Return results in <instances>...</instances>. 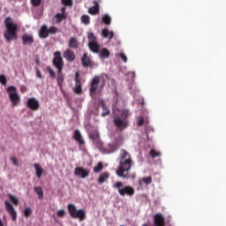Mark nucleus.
<instances>
[{"label":"nucleus","instance_id":"obj_1","mask_svg":"<svg viewBox=\"0 0 226 226\" xmlns=\"http://www.w3.org/2000/svg\"><path fill=\"white\" fill-rule=\"evenodd\" d=\"M117 162L119 164L116 170L117 176L123 179H129L130 171L132 170V167H133V159L132 158V154L125 149H121Z\"/></svg>","mask_w":226,"mask_h":226},{"label":"nucleus","instance_id":"obj_2","mask_svg":"<svg viewBox=\"0 0 226 226\" xmlns=\"http://www.w3.org/2000/svg\"><path fill=\"white\" fill-rule=\"evenodd\" d=\"M4 24L6 27V31L4 34L7 41L17 40V32L19 31L17 23L13 22L11 17L5 18Z\"/></svg>","mask_w":226,"mask_h":226},{"label":"nucleus","instance_id":"obj_3","mask_svg":"<svg viewBox=\"0 0 226 226\" xmlns=\"http://www.w3.org/2000/svg\"><path fill=\"white\" fill-rule=\"evenodd\" d=\"M67 209L70 216L73 218L74 220H77V218L80 222H84L86 220V210L85 209H77V206L73 203H70L67 205Z\"/></svg>","mask_w":226,"mask_h":226},{"label":"nucleus","instance_id":"obj_4","mask_svg":"<svg viewBox=\"0 0 226 226\" xmlns=\"http://www.w3.org/2000/svg\"><path fill=\"white\" fill-rule=\"evenodd\" d=\"M6 93L9 95V100L11 103V107H19L20 105V94L17 92L15 86H10L6 88Z\"/></svg>","mask_w":226,"mask_h":226},{"label":"nucleus","instance_id":"obj_5","mask_svg":"<svg viewBox=\"0 0 226 226\" xmlns=\"http://www.w3.org/2000/svg\"><path fill=\"white\" fill-rule=\"evenodd\" d=\"M113 188H117L121 197H124V195H127V197H133L135 195V189L130 185L124 186L123 182L115 183Z\"/></svg>","mask_w":226,"mask_h":226},{"label":"nucleus","instance_id":"obj_6","mask_svg":"<svg viewBox=\"0 0 226 226\" xmlns=\"http://www.w3.org/2000/svg\"><path fill=\"white\" fill-rule=\"evenodd\" d=\"M100 82H102V76L95 75L92 79L89 88L90 94H96L98 89H103L105 87V82H102L101 85Z\"/></svg>","mask_w":226,"mask_h":226},{"label":"nucleus","instance_id":"obj_7","mask_svg":"<svg viewBox=\"0 0 226 226\" xmlns=\"http://www.w3.org/2000/svg\"><path fill=\"white\" fill-rule=\"evenodd\" d=\"M87 39H88L89 49L94 54H98V52H100V44H98V41H96V36H94V34L88 33Z\"/></svg>","mask_w":226,"mask_h":226},{"label":"nucleus","instance_id":"obj_8","mask_svg":"<svg viewBox=\"0 0 226 226\" xmlns=\"http://www.w3.org/2000/svg\"><path fill=\"white\" fill-rule=\"evenodd\" d=\"M113 124L116 126L117 130L123 132L125 128H128V119H122L121 117H115L113 120Z\"/></svg>","mask_w":226,"mask_h":226},{"label":"nucleus","instance_id":"obj_9","mask_svg":"<svg viewBox=\"0 0 226 226\" xmlns=\"http://www.w3.org/2000/svg\"><path fill=\"white\" fill-rule=\"evenodd\" d=\"M53 65L56 70H63V68H64V62L63 61L61 51H56L54 53Z\"/></svg>","mask_w":226,"mask_h":226},{"label":"nucleus","instance_id":"obj_10","mask_svg":"<svg viewBox=\"0 0 226 226\" xmlns=\"http://www.w3.org/2000/svg\"><path fill=\"white\" fill-rule=\"evenodd\" d=\"M121 146H123V138L119 136L115 139V141L108 146V153H116V151H117Z\"/></svg>","mask_w":226,"mask_h":226},{"label":"nucleus","instance_id":"obj_11","mask_svg":"<svg viewBox=\"0 0 226 226\" xmlns=\"http://www.w3.org/2000/svg\"><path fill=\"white\" fill-rule=\"evenodd\" d=\"M4 206L7 213H9L10 216L11 217L12 222H17V211L13 205L9 201H4Z\"/></svg>","mask_w":226,"mask_h":226},{"label":"nucleus","instance_id":"obj_12","mask_svg":"<svg viewBox=\"0 0 226 226\" xmlns=\"http://www.w3.org/2000/svg\"><path fill=\"white\" fill-rule=\"evenodd\" d=\"M26 107L30 109V110L36 111L40 109V102L37 101L36 98L31 97L27 100Z\"/></svg>","mask_w":226,"mask_h":226},{"label":"nucleus","instance_id":"obj_13","mask_svg":"<svg viewBox=\"0 0 226 226\" xmlns=\"http://www.w3.org/2000/svg\"><path fill=\"white\" fill-rule=\"evenodd\" d=\"M74 174L78 176V177L86 179V177L89 176V170L84 169L83 167H76L74 170Z\"/></svg>","mask_w":226,"mask_h":226},{"label":"nucleus","instance_id":"obj_14","mask_svg":"<svg viewBox=\"0 0 226 226\" xmlns=\"http://www.w3.org/2000/svg\"><path fill=\"white\" fill-rule=\"evenodd\" d=\"M154 226H165V216L158 213L154 215Z\"/></svg>","mask_w":226,"mask_h":226},{"label":"nucleus","instance_id":"obj_15","mask_svg":"<svg viewBox=\"0 0 226 226\" xmlns=\"http://www.w3.org/2000/svg\"><path fill=\"white\" fill-rule=\"evenodd\" d=\"M74 92L76 94H82V83L80 82V78L79 72L75 73V87Z\"/></svg>","mask_w":226,"mask_h":226},{"label":"nucleus","instance_id":"obj_16","mask_svg":"<svg viewBox=\"0 0 226 226\" xmlns=\"http://www.w3.org/2000/svg\"><path fill=\"white\" fill-rule=\"evenodd\" d=\"M73 139L78 142L79 146H84V144H86V141L82 139V134L79 129L74 131Z\"/></svg>","mask_w":226,"mask_h":226},{"label":"nucleus","instance_id":"obj_17","mask_svg":"<svg viewBox=\"0 0 226 226\" xmlns=\"http://www.w3.org/2000/svg\"><path fill=\"white\" fill-rule=\"evenodd\" d=\"M23 45H33L34 43V37L31 34H25L22 35Z\"/></svg>","mask_w":226,"mask_h":226},{"label":"nucleus","instance_id":"obj_18","mask_svg":"<svg viewBox=\"0 0 226 226\" xmlns=\"http://www.w3.org/2000/svg\"><path fill=\"white\" fill-rule=\"evenodd\" d=\"M64 57L69 61V63H72L75 61V53L72 51L71 49H65L64 51Z\"/></svg>","mask_w":226,"mask_h":226},{"label":"nucleus","instance_id":"obj_19","mask_svg":"<svg viewBox=\"0 0 226 226\" xmlns=\"http://www.w3.org/2000/svg\"><path fill=\"white\" fill-rule=\"evenodd\" d=\"M81 63L85 68H90L93 66V64L91 62V58L87 56V53H84L82 58H81Z\"/></svg>","mask_w":226,"mask_h":226},{"label":"nucleus","instance_id":"obj_20","mask_svg":"<svg viewBox=\"0 0 226 226\" xmlns=\"http://www.w3.org/2000/svg\"><path fill=\"white\" fill-rule=\"evenodd\" d=\"M110 177V173L108 171L102 172L100 174L97 182L99 185H103V183H107V180Z\"/></svg>","mask_w":226,"mask_h":226},{"label":"nucleus","instance_id":"obj_21","mask_svg":"<svg viewBox=\"0 0 226 226\" xmlns=\"http://www.w3.org/2000/svg\"><path fill=\"white\" fill-rule=\"evenodd\" d=\"M39 36H40V38H42V40L49 38V27H47V25L41 26V27L39 31Z\"/></svg>","mask_w":226,"mask_h":226},{"label":"nucleus","instance_id":"obj_22","mask_svg":"<svg viewBox=\"0 0 226 226\" xmlns=\"http://www.w3.org/2000/svg\"><path fill=\"white\" fill-rule=\"evenodd\" d=\"M94 6L88 9L90 15H97V13H100V4H98L97 1H94Z\"/></svg>","mask_w":226,"mask_h":226},{"label":"nucleus","instance_id":"obj_23","mask_svg":"<svg viewBox=\"0 0 226 226\" xmlns=\"http://www.w3.org/2000/svg\"><path fill=\"white\" fill-rule=\"evenodd\" d=\"M56 82L59 87H63V82H64V74H63V70H57Z\"/></svg>","mask_w":226,"mask_h":226},{"label":"nucleus","instance_id":"obj_24","mask_svg":"<svg viewBox=\"0 0 226 226\" xmlns=\"http://www.w3.org/2000/svg\"><path fill=\"white\" fill-rule=\"evenodd\" d=\"M99 56L102 59H109L110 57V51L108 49L103 48L99 51Z\"/></svg>","mask_w":226,"mask_h":226},{"label":"nucleus","instance_id":"obj_25","mask_svg":"<svg viewBox=\"0 0 226 226\" xmlns=\"http://www.w3.org/2000/svg\"><path fill=\"white\" fill-rule=\"evenodd\" d=\"M151 183H153V177H145L139 179V186H143L144 185H151Z\"/></svg>","mask_w":226,"mask_h":226},{"label":"nucleus","instance_id":"obj_26","mask_svg":"<svg viewBox=\"0 0 226 226\" xmlns=\"http://www.w3.org/2000/svg\"><path fill=\"white\" fill-rule=\"evenodd\" d=\"M102 34L103 38H109V40H112V38H114V32L109 31V28L102 29Z\"/></svg>","mask_w":226,"mask_h":226},{"label":"nucleus","instance_id":"obj_27","mask_svg":"<svg viewBox=\"0 0 226 226\" xmlns=\"http://www.w3.org/2000/svg\"><path fill=\"white\" fill-rule=\"evenodd\" d=\"M70 49H79V41L75 37H72L69 41Z\"/></svg>","mask_w":226,"mask_h":226},{"label":"nucleus","instance_id":"obj_28","mask_svg":"<svg viewBox=\"0 0 226 226\" xmlns=\"http://www.w3.org/2000/svg\"><path fill=\"white\" fill-rule=\"evenodd\" d=\"M34 167L35 169L36 176L40 179L43 174V169L41 168V166H40L39 163H34Z\"/></svg>","mask_w":226,"mask_h":226},{"label":"nucleus","instance_id":"obj_29","mask_svg":"<svg viewBox=\"0 0 226 226\" xmlns=\"http://www.w3.org/2000/svg\"><path fill=\"white\" fill-rule=\"evenodd\" d=\"M34 190L35 193L38 195V199L41 200L43 199V189L41 186H34Z\"/></svg>","mask_w":226,"mask_h":226},{"label":"nucleus","instance_id":"obj_30","mask_svg":"<svg viewBox=\"0 0 226 226\" xmlns=\"http://www.w3.org/2000/svg\"><path fill=\"white\" fill-rule=\"evenodd\" d=\"M149 156H151L153 159L160 158V156H162V152H158L152 148L149 152Z\"/></svg>","mask_w":226,"mask_h":226},{"label":"nucleus","instance_id":"obj_31","mask_svg":"<svg viewBox=\"0 0 226 226\" xmlns=\"http://www.w3.org/2000/svg\"><path fill=\"white\" fill-rule=\"evenodd\" d=\"M102 170H103V162H100L97 163V165L95 167H94V172L95 174H98V173L102 172Z\"/></svg>","mask_w":226,"mask_h":226},{"label":"nucleus","instance_id":"obj_32","mask_svg":"<svg viewBox=\"0 0 226 226\" xmlns=\"http://www.w3.org/2000/svg\"><path fill=\"white\" fill-rule=\"evenodd\" d=\"M55 18L56 19V24H61V22L66 19V14L57 13Z\"/></svg>","mask_w":226,"mask_h":226},{"label":"nucleus","instance_id":"obj_33","mask_svg":"<svg viewBox=\"0 0 226 226\" xmlns=\"http://www.w3.org/2000/svg\"><path fill=\"white\" fill-rule=\"evenodd\" d=\"M102 22L106 26H110L112 19H110V16H109L108 14H105L104 16H102Z\"/></svg>","mask_w":226,"mask_h":226},{"label":"nucleus","instance_id":"obj_34","mask_svg":"<svg viewBox=\"0 0 226 226\" xmlns=\"http://www.w3.org/2000/svg\"><path fill=\"white\" fill-rule=\"evenodd\" d=\"M81 22H82V24H85V26H87L91 23V18H89V16H87V15H82Z\"/></svg>","mask_w":226,"mask_h":226},{"label":"nucleus","instance_id":"obj_35","mask_svg":"<svg viewBox=\"0 0 226 226\" xmlns=\"http://www.w3.org/2000/svg\"><path fill=\"white\" fill-rule=\"evenodd\" d=\"M46 70L49 73L50 79H56V72H54V69H52V67L48 66Z\"/></svg>","mask_w":226,"mask_h":226},{"label":"nucleus","instance_id":"obj_36","mask_svg":"<svg viewBox=\"0 0 226 226\" xmlns=\"http://www.w3.org/2000/svg\"><path fill=\"white\" fill-rule=\"evenodd\" d=\"M102 110H103L102 113V117H105V116H109V114H110V110H109L107 109V106H105L104 103H102Z\"/></svg>","mask_w":226,"mask_h":226},{"label":"nucleus","instance_id":"obj_37","mask_svg":"<svg viewBox=\"0 0 226 226\" xmlns=\"http://www.w3.org/2000/svg\"><path fill=\"white\" fill-rule=\"evenodd\" d=\"M10 200L14 203V206H19V199L12 194L8 195Z\"/></svg>","mask_w":226,"mask_h":226},{"label":"nucleus","instance_id":"obj_38","mask_svg":"<svg viewBox=\"0 0 226 226\" xmlns=\"http://www.w3.org/2000/svg\"><path fill=\"white\" fill-rule=\"evenodd\" d=\"M121 117H123V119H128V117H130V110H123L121 113Z\"/></svg>","mask_w":226,"mask_h":226},{"label":"nucleus","instance_id":"obj_39","mask_svg":"<svg viewBox=\"0 0 226 226\" xmlns=\"http://www.w3.org/2000/svg\"><path fill=\"white\" fill-rule=\"evenodd\" d=\"M58 32L57 27L56 26H50L48 28V34H56Z\"/></svg>","mask_w":226,"mask_h":226},{"label":"nucleus","instance_id":"obj_40","mask_svg":"<svg viewBox=\"0 0 226 226\" xmlns=\"http://www.w3.org/2000/svg\"><path fill=\"white\" fill-rule=\"evenodd\" d=\"M7 82H8V80L6 79V76L4 74H1L0 75V84H2V86H6Z\"/></svg>","mask_w":226,"mask_h":226},{"label":"nucleus","instance_id":"obj_41","mask_svg":"<svg viewBox=\"0 0 226 226\" xmlns=\"http://www.w3.org/2000/svg\"><path fill=\"white\" fill-rule=\"evenodd\" d=\"M64 6H73V0H62Z\"/></svg>","mask_w":226,"mask_h":226},{"label":"nucleus","instance_id":"obj_42","mask_svg":"<svg viewBox=\"0 0 226 226\" xmlns=\"http://www.w3.org/2000/svg\"><path fill=\"white\" fill-rule=\"evenodd\" d=\"M33 213V210L29 207L26 208L24 211V216H26V218H29V216H31Z\"/></svg>","mask_w":226,"mask_h":226},{"label":"nucleus","instance_id":"obj_43","mask_svg":"<svg viewBox=\"0 0 226 226\" xmlns=\"http://www.w3.org/2000/svg\"><path fill=\"white\" fill-rule=\"evenodd\" d=\"M58 218H64V215H66V211L64 209L58 210L56 212Z\"/></svg>","mask_w":226,"mask_h":226},{"label":"nucleus","instance_id":"obj_44","mask_svg":"<svg viewBox=\"0 0 226 226\" xmlns=\"http://www.w3.org/2000/svg\"><path fill=\"white\" fill-rule=\"evenodd\" d=\"M90 139H93V140H96V139H100V134L98 132H93L90 134Z\"/></svg>","mask_w":226,"mask_h":226},{"label":"nucleus","instance_id":"obj_45","mask_svg":"<svg viewBox=\"0 0 226 226\" xmlns=\"http://www.w3.org/2000/svg\"><path fill=\"white\" fill-rule=\"evenodd\" d=\"M32 5L33 6H40L41 4V0H31Z\"/></svg>","mask_w":226,"mask_h":226},{"label":"nucleus","instance_id":"obj_46","mask_svg":"<svg viewBox=\"0 0 226 226\" xmlns=\"http://www.w3.org/2000/svg\"><path fill=\"white\" fill-rule=\"evenodd\" d=\"M119 57H121V59L124 61V63L128 62V57L126 56V55L124 53H120Z\"/></svg>","mask_w":226,"mask_h":226},{"label":"nucleus","instance_id":"obj_47","mask_svg":"<svg viewBox=\"0 0 226 226\" xmlns=\"http://www.w3.org/2000/svg\"><path fill=\"white\" fill-rule=\"evenodd\" d=\"M11 161L12 162L13 165H15L16 167H19V161L17 160V157L15 156L11 157Z\"/></svg>","mask_w":226,"mask_h":226},{"label":"nucleus","instance_id":"obj_48","mask_svg":"<svg viewBox=\"0 0 226 226\" xmlns=\"http://www.w3.org/2000/svg\"><path fill=\"white\" fill-rule=\"evenodd\" d=\"M36 76L38 77V79H43V76H41V72L39 69H36Z\"/></svg>","mask_w":226,"mask_h":226},{"label":"nucleus","instance_id":"obj_49","mask_svg":"<svg viewBox=\"0 0 226 226\" xmlns=\"http://www.w3.org/2000/svg\"><path fill=\"white\" fill-rule=\"evenodd\" d=\"M137 124L139 126H144V118H139Z\"/></svg>","mask_w":226,"mask_h":226},{"label":"nucleus","instance_id":"obj_50","mask_svg":"<svg viewBox=\"0 0 226 226\" xmlns=\"http://www.w3.org/2000/svg\"><path fill=\"white\" fill-rule=\"evenodd\" d=\"M61 11L62 15H66V7H62Z\"/></svg>","mask_w":226,"mask_h":226},{"label":"nucleus","instance_id":"obj_51","mask_svg":"<svg viewBox=\"0 0 226 226\" xmlns=\"http://www.w3.org/2000/svg\"><path fill=\"white\" fill-rule=\"evenodd\" d=\"M26 91V87H21V93H24Z\"/></svg>","mask_w":226,"mask_h":226},{"label":"nucleus","instance_id":"obj_52","mask_svg":"<svg viewBox=\"0 0 226 226\" xmlns=\"http://www.w3.org/2000/svg\"><path fill=\"white\" fill-rule=\"evenodd\" d=\"M0 226H4V223H3V221L0 219Z\"/></svg>","mask_w":226,"mask_h":226},{"label":"nucleus","instance_id":"obj_53","mask_svg":"<svg viewBox=\"0 0 226 226\" xmlns=\"http://www.w3.org/2000/svg\"><path fill=\"white\" fill-rule=\"evenodd\" d=\"M132 75L135 76V72H132Z\"/></svg>","mask_w":226,"mask_h":226}]
</instances>
